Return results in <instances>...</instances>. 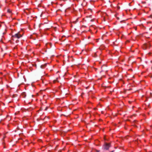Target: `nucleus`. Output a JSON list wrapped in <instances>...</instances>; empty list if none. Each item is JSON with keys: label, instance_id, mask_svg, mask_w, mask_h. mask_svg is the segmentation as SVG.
Masks as SVG:
<instances>
[{"label": "nucleus", "instance_id": "nucleus-15", "mask_svg": "<svg viewBox=\"0 0 152 152\" xmlns=\"http://www.w3.org/2000/svg\"><path fill=\"white\" fill-rule=\"evenodd\" d=\"M113 151H112L111 152H113Z\"/></svg>", "mask_w": 152, "mask_h": 152}, {"label": "nucleus", "instance_id": "nucleus-1", "mask_svg": "<svg viewBox=\"0 0 152 152\" xmlns=\"http://www.w3.org/2000/svg\"><path fill=\"white\" fill-rule=\"evenodd\" d=\"M110 146V144L105 143L103 146V148L104 150H107Z\"/></svg>", "mask_w": 152, "mask_h": 152}, {"label": "nucleus", "instance_id": "nucleus-4", "mask_svg": "<svg viewBox=\"0 0 152 152\" xmlns=\"http://www.w3.org/2000/svg\"><path fill=\"white\" fill-rule=\"evenodd\" d=\"M47 64H45L44 65H41L40 66V67L41 68L43 69L46 66Z\"/></svg>", "mask_w": 152, "mask_h": 152}, {"label": "nucleus", "instance_id": "nucleus-10", "mask_svg": "<svg viewBox=\"0 0 152 152\" xmlns=\"http://www.w3.org/2000/svg\"><path fill=\"white\" fill-rule=\"evenodd\" d=\"M145 47L144 46V45L143 46V48L144 50H145L146 49H145Z\"/></svg>", "mask_w": 152, "mask_h": 152}, {"label": "nucleus", "instance_id": "nucleus-7", "mask_svg": "<svg viewBox=\"0 0 152 152\" xmlns=\"http://www.w3.org/2000/svg\"><path fill=\"white\" fill-rule=\"evenodd\" d=\"M87 18H91V15H89V16H87Z\"/></svg>", "mask_w": 152, "mask_h": 152}, {"label": "nucleus", "instance_id": "nucleus-9", "mask_svg": "<svg viewBox=\"0 0 152 152\" xmlns=\"http://www.w3.org/2000/svg\"><path fill=\"white\" fill-rule=\"evenodd\" d=\"M48 44L50 45L51 46V45H52L51 43H48Z\"/></svg>", "mask_w": 152, "mask_h": 152}, {"label": "nucleus", "instance_id": "nucleus-6", "mask_svg": "<svg viewBox=\"0 0 152 152\" xmlns=\"http://www.w3.org/2000/svg\"><path fill=\"white\" fill-rule=\"evenodd\" d=\"M105 66H103L102 67V70H103V68L104 67H105Z\"/></svg>", "mask_w": 152, "mask_h": 152}, {"label": "nucleus", "instance_id": "nucleus-12", "mask_svg": "<svg viewBox=\"0 0 152 152\" xmlns=\"http://www.w3.org/2000/svg\"><path fill=\"white\" fill-rule=\"evenodd\" d=\"M96 151L97 152H99V151L96 150Z\"/></svg>", "mask_w": 152, "mask_h": 152}, {"label": "nucleus", "instance_id": "nucleus-13", "mask_svg": "<svg viewBox=\"0 0 152 152\" xmlns=\"http://www.w3.org/2000/svg\"><path fill=\"white\" fill-rule=\"evenodd\" d=\"M91 21H93V19H91Z\"/></svg>", "mask_w": 152, "mask_h": 152}, {"label": "nucleus", "instance_id": "nucleus-5", "mask_svg": "<svg viewBox=\"0 0 152 152\" xmlns=\"http://www.w3.org/2000/svg\"><path fill=\"white\" fill-rule=\"evenodd\" d=\"M7 12L9 13H11V11L10 10L8 9L7 10Z\"/></svg>", "mask_w": 152, "mask_h": 152}, {"label": "nucleus", "instance_id": "nucleus-11", "mask_svg": "<svg viewBox=\"0 0 152 152\" xmlns=\"http://www.w3.org/2000/svg\"><path fill=\"white\" fill-rule=\"evenodd\" d=\"M99 39H96V42H98V40H99Z\"/></svg>", "mask_w": 152, "mask_h": 152}, {"label": "nucleus", "instance_id": "nucleus-8", "mask_svg": "<svg viewBox=\"0 0 152 152\" xmlns=\"http://www.w3.org/2000/svg\"><path fill=\"white\" fill-rule=\"evenodd\" d=\"M48 107H46V108H45V110H47V109H48Z\"/></svg>", "mask_w": 152, "mask_h": 152}, {"label": "nucleus", "instance_id": "nucleus-3", "mask_svg": "<svg viewBox=\"0 0 152 152\" xmlns=\"http://www.w3.org/2000/svg\"><path fill=\"white\" fill-rule=\"evenodd\" d=\"M144 46L145 47V49H146L148 48H149L151 46L150 44L148 43L147 44H144Z\"/></svg>", "mask_w": 152, "mask_h": 152}, {"label": "nucleus", "instance_id": "nucleus-14", "mask_svg": "<svg viewBox=\"0 0 152 152\" xmlns=\"http://www.w3.org/2000/svg\"><path fill=\"white\" fill-rule=\"evenodd\" d=\"M54 82H55L56 81V80H54Z\"/></svg>", "mask_w": 152, "mask_h": 152}, {"label": "nucleus", "instance_id": "nucleus-2", "mask_svg": "<svg viewBox=\"0 0 152 152\" xmlns=\"http://www.w3.org/2000/svg\"><path fill=\"white\" fill-rule=\"evenodd\" d=\"M22 37V35L18 32L15 34L14 35H12V37L13 38L19 39Z\"/></svg>", "mask_w": 152, "mask_h": 152}]
</instances>
